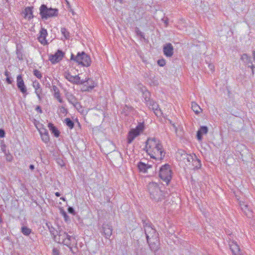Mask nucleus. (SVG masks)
<instances>
[{
    "label": "nucleus",
    "mask_w": 255,
    "mask_h": 255,
    "mask_svg": "<svg viewBox=\"0 0 255 255\" xmlns=\"http://www.w3.org/2000/svg\"><path fill=\"white\" fill-rule=\"evenodd\" d=\"M168 122H169V124H170L171 125H172V124H174V123L172 122V121L171 120H168Z\"/></svg>",
    "instance_id": "nucleus-57"
},
{
    "label": "nucleus",
    "mask_w": 255,
    "mask_h": 255,
    "mask_svg": "<svg viewBox=\"0 0 255 255\" xmlns=\"http://www.w3.org/2000/svg\"><path fill=\"white\" fill-rule=\"evenodd\" d=\"M36 111L39 112L40 113H42V111L39 106H37L35 108Z\"/></svg>",
    "instance_id": "nucleus-48"
},
{
    "label": "nucleus",
    "mask_w": 255,
    "mask_h": 255,
    "mask_svg": "<svg viewBox=\"0 0 255 255\" xmlns=\"http://www.w3.org/2000/svg\"><path fill=\"white\" fill-rule=\"evenodd\" d=\"M138 167L140 171L145 172L147 169V165L145 163L140 162L138 164Z\"/></svg>",
    "instance_id": "nucleus-34"
},
{
    "label": "nucleus",
    "mask_w": 255,
    "mask_h": 255,
    "mask_svg": "<svg viewBox=\"0 0 255 255\" xmlns=\"http://www.w3.org/2000/svg\"><path fill=\"white\" fill-rule=\"evenodd\" d=\"M146 105L148 106L149 108L150 109H152L155 115L157 117H160L162 115V112L161 110L159 108V106L158 104L154 102L153 101L151 100L150 101H149Z\"/></svg>",
    "instance_id": "nucleus-11"
},
{
    "label": "nucleus",
    "mask_w": 255,
    "mask_h": 255,
    "mask_svg": "<svg viewBox=\"0 0 255 255\" xmlns=\"http://www.w3.org/2000/svg\"><path fill=\"white\" fill-rule=\"evenodd\" d=\"M241 60L252 69L253 74L254 73L255 65L253 64L251 57L247 54H243L241 57Z\"/></svg>",
    "instance_id": "nucleus-13"
},
{
    "label": "nucleus",
    "mask_w": 255,
    "mask_h": 255,
    "mask_svg": "<svg viewBox=\"0 0 255 255\" xmlns=\"http://www.w3.org/2000/svg\"><path fill=\"white\" fill-rule=\"evenodd\" d=\"M64 77L70 82L71 79H72V75H71L69 72H65L64 74Z\"/></svg>",
    "instance_id": "nucleus-40"
},
{
    "label": "nucleus",
    "mask_w": 255,
    "mask_h": 255,
    "mask_svg": "<svg viewBox=\"0 0 255 255\" xmlns=\"http://www.w3.org/2000/svg\"><path fill=\"white\" fill-rule=\"evenodd\" d=\"M21 231L25 236H28L31 233V230L25 226L21 227Z\"/></svg>",
    "instance_id": "nucleus-31"
},
{
    "label": "nucleus",
    "mask_w": 255,
    "mask_h": 255,
    "mask_svg": "<svg viewBox=\"0 0 255 255\" xmlns=\"http://www.w3.org/2000/svg\"><path fill=\"white\" fill-rule=\"evenodd\" d=\"M144 129V126L142 124H138L135 128L131 129L128 133V143H131L134 138L142 132Z\"/></svg>",
    "instance_id": "nucleus-7"
},
{
    "label": "nucleus",
    "mask_w": 255,
    "mask_h": 255,
    "mask_svg": "<svg viewBox=\"0 0 255 255\" xmlns=\"http://www.w3.org/2000/svg\"><path fill=\"white\" fill-rule=\"evenodd\" d=\"M144 232L146 235L147 242L149 240H154L157 238L156 230L151 227L150 224H145L144 225Z\"/></svg>",
    "instance_id": "nucleus-8"
},
{
    "label": "nucleus",
    "mask_w": 255,
    "mask_h": 255,
    "mask_svg": "<svg viewBox=\"0 0 255 255\" xmlns=\"http://www.w3.org/2000/svg\"><path fill=\"white\" fill-rule=\"evenodd\" d=\"M65 1L66 2V3H67V5L68 6H70V3H69V1L67 0H65Z\"/></svg>",
    "instance_id": "nucleus-58"
},
{
    "label": "nucleus",
    "mask_w": 255,
    "mask_h": 255,
    "mask_svg": "<svg viewBox=\"0 0 255 255\" xmlns=\"http://www.w3.org/2000/svg\"><path fill=\"white\" fill-rule=\"evenodd\" d=\"M62 214H63V216L64 217L65 220H66V218L68 217V216H67L66 213L65 212H63Z\"/></svg>",
    "instance_id": "nucleus-53"
},
{
    "label": "nucleus",
    "mask_w": 255,
    "mask_h": 255,
    "mask_svg": "<svg viewBox=\"0 0 255 255\" xmlns=\"http://www.w3.org/2000/svg\"><path fill=\"white\" fill-rule=\"evenodd\" d=\"M88 80V82H86L87 84V91L92 90L95 87V85L93 80L86 78Z\"/></svg>",
    "instance_id": "nucleus-30"
},
{
    "label": "nucleus",
    "mask_w": 255,
    "mask_h": 255,
    "mask_svg": "<svg viewBox=\"0 0 255 255\" xmlns=\"http://www.w3.org/2000/svg\"><path fill=\"white\" fill-rule=\"evenodd\" d=\"M6 81L7 82V83H8V84H11L12 82V80L9 77H6Z\"/></svg>",
    "instance_id": "nucleus-49"
},
{
    "label": "nucleus",
    "mask_w": 255,
    "mask_h": 255,
    "mask_svg": "<svg viewBox=\"0 0 255 255\" xmlns=\"http://www.w3.org/2000/svg\"><path fill=\"white\" fill-rule=\"evenodd\" d=\"M5 135V132L3 129H0V137H3Z\"/></svg>",
    "instance_id": "nucleus-47"
},
{
    "label": "nucleus",
    "mask_w": 255,
    "mask_h": 255,
    "mask_svg": "<svg viewBox=\"0 0 255 255\" xmlns=\"http://www.w3.org/2000/svg\"><path fill=\"white\" fill-rule=\"evenodd\" d=\"M68 212L69 213H71V214H72L73 215H75V212L74 209H73V208H72L71 207H68Z\"/></svg>",
    "instance_id": "nucleus-45"
},
{
    "label": "nucleus",
    "mask_w": 255,
    "mask_h": 255,
    "mask_svg": "<svg viewBox=\"0 0 255 255\" xmlns=\"http://www.w3.org/2000/svg\"><path fill=\"white\" fill-rule=\"evenodd\" d=\"M53 96H54V97L55 99H56L59 103H63V101L60 96V92L56 93H53Z\"/></svg>",
    "instance_id": "nucleus-36"
},
{
    "label": "nucleus",
    "mask_w": 255,
    "mask_h": 255,
    "mask_svg": "<svg viewBox=\"0 0 255 255\" xmlns=\"http://www.w3.org/2000/svg\"><path fill=\"white\" fill-rule=\"evenodd\" d=\"M4 75L5 76H6V77H9V72L7 70H6L4 72Z\"/></svg>",
    "instance_id": "nucleus-52"
},
{
    "label": "nucleus",
    "mask_w": 255,
    "mask_h": 255,
    "mask_svg": "<svg viewBox=\"0 0 255 255\" xmlns=\"http://www.w3.org/2000/svg\"><path fill=\"white\" fill-rule=\"evenodd\" d=\"M135 31L137 35L141 36H143L142 32L138 28H136Z\"/></svg>",
    "instance_id": "nucleus-46"
},
{
    "label": "nucleus",
    "mask_w": 255,
    "mask_h": 255,
    "mask_svg": "<svg viewBox=\"0 0 255 255\" xmlns=\"http://www.w3.org/2000/svg\"><path fill=\"white\" fill-rule=\"evenodd\" d=\"M172 127H173L176 133H177L178 128H177V127H176V126L175 125V124H172Z\"/></svg>",
    "instance_id": "nucleus-50"
},
{
    "label": "nucleus",
    "mask_w": 255,
    "mask_h": 255,
    "mask_svg": "<svg viewBox=\"0 0 255 255\" xmlns=\"http://www.w3.org/2000/svg\"><path fill=\"white\" fill-rule=\"evenodd\" d=\"M32 87L35 90V93L38 97L39 101H41L42 97V89L40 83L37 80L33 82Z\"/></svg>",
    "instance_id": "nucleus-12"
},
{
    "label": "nucleus",
    "mask_w": 255,
    "mask_h": 255,
    "mask_svg": "<svg viewBox=\"0 0 255 255\" xmlns=\"http://www.w3.org/2000/svg\"><path fill=\"white\" fill-rule=\"evenodd\" d=\"M60 199L65 201V198L64 197L60 198Z\"/></svg>",
    "instance_id": "nucleus-60"
},
{
    "label": "nucleus",
    "mask_w": 255,
    "mask_h": 255,
    "mask_svg": "<svg viewBox=\"0 0 255 255\" xmlns=\"http://www.w3.org/2000/svg\"><path fill=\"white\" fill-rule=\"evenodd\" d=\"M74 107H75L77 110H78L80 108H81V106L80 104L79 103V105H77V107L74 106Z\"/></svg>",
    "instance_id": "nucleus-55"
},
{
    "label": "nucleus",
    "mask_w": 255,
    "mask_h": 255,
    "mask_svg": "<svg viewBox=\"0 0 255 255\" xmlns=\"http://www.w3.org/2000/svg\"><path fill=\"white\" fill-rule=\"evenodd\" d=\"M86 82H88V80L86 78L81 80L79 75H76L72 76L70 82L76 85H83Z\"/></svg>",
    "instance_id": "nucleus-22"
},
{
    "label": "nucleus",
    "mask_w": 255,
    "mask_h": 255,
    "mask_svg": "<svg viewBox=\"0 0 255 255\" xmlns=\"http://www.w3.org/2000/svg\"><path fill=\"white\" fill-rule=\"evenodd\" d=\"M3 151L4 152V153H5V155L6 156V160L7 161H11L12 159H13V157L11 155V154H10L9 152L7 153L5 150H3Z\"/></svg>",
    "instance_id": "nucleus-37"
},
{
    "label": "nucleus",
    "mask_w": 255,
    "mask_h": 255,
    "mask_svg": "<svg viewBox=\"0 0 255 255\" xmlns=\"http://www.w3.org/2000/svg\"><path fill=\"white\" fill-rule=\"evenodd\" d=\"M24 18L31 19L33 17L32 7H26L24 11Z\"/></svg>",
    "instance_id": "nucleus-25"
},
{
    "label": "nucleus",
    "mask_w": 255,
    "mask_h": 255,
    "mask_svg": "<svg viewBox=\"0 0 255 255\" xmlns=\"http://www.w3.org/2000/svg\"><path fill=\"white\" fill-rule=\"evenodd\" d=\"M164 22H165V23L166 24V26H167V24H168V22H167V20H165Z\"/></svg>",
    "instance_id": "nucleus-59"
},
{
    "label": "nucleus",
    "mask_w": 255,
    "mask_h": 255,
    "mask_svg": "<svg viewBox=\"0 0 255 255\" xmlns=\"http://www.w3.org/2000/svg\"><path fill=\"white\" fill-rule=\"evenodd\" d=\"M173 47L170 43L165 44L163 48L164 54L168 57H171L173 54Z\"/></svg>",
    "instance_id": "nucleus-16"
},
{
    "label": "nucleus",
    "mask_w": 255,
    "mask_h": 255,
    "mask_svg": "<svg viewBox=\"0 0 255 255\" xmlns=\"http://www.w3.org/2000/svg\"><path fill=\"white\" fill-rule=\"evenodd\" d=\"M51 91L53 92V93H56L60 92L58 88L55 85L52 86Z\"/></svg>",
    "instance_id": "nucleus-42"
},
{
    "label": "nucleus",
    "mask_w": 255,
    "mask_h": 255,
    "mask_svg": "<svg viewBox=\"0 0 255 255\" xmlns=\"http://www.w3.org/2000/svg\"><path fill=\"white\" fill-rule=\"evenodd\" d=\"M16 82L18 89L24 95H26L27 94V88L24 84L23 80L21 75H19L17 76Z\"/></svg>",
    "instance_id": "nucleus-10"
},
{
    "label": "nucleus",
    "mask_w": 255,
    "mask_h": 255,
    "mask_svg": "<svg viewBox=\"0 0 255 255\" xmlns=\"http://www.w3.org/2000/svg\"><path fill=\"white\" fill-rule=\"evenodd\" d=\"M208 131V128L206 126H202L197 132V138L198 140L201 141L202 139V135L206 134Z\"/></svg>",
    "instance_id": "nucleus-23"
},
{
    "label": "nucleus",
    "mask_w": 255,
    "mask_h": 255,
    "mask_svg": "<svg viewBox=\"0 0 255 255\" xmlns=\"http://www.w3.org/2000/svg\"><path fill=\"white\" fill-rule=\"evenodd\" d=\"M61 31L66 39H68L69 37V32L65 28H62Z\"/></svg>",
    "instance_id": "nucleus-35"
},
{
    "label": "nucleus",
    "mask_w": 255,
    "mask_h": 255,
    "mask_svg": "<svg viewBox=\"0 0 255 255\" xmlns=\"http://www.w3.org/2000/svg\"><path fill=\"white\" fill-rule=\"evenodd\" d=\"M71 239L72 237L71 236L61 230L58 231L57 235H54V240L56 242L67 246L71 251H72V247H71Z\"/></svg>",
    "instance_id": "nucleus-4"
},
{
    "label": "nucleus",
    "mask_w": 255,
    "mask_h": 255,
    "mask_svg": "<svg viewBox=\"0 0 255 255\" xmlns=\"http://www.w3.org/2000/svg\"><path fill=\"white\" fill-rule=\"evenodd\" d=\"M29 168L31 169V170H33L34 169V166L32 164H31L29 166Z\"/></svg>",
    "instance_id": "nucleus-54"
},
{
    "label": "nucleus",
    "mask_w": 255,
    "mask_h": 255,
    "mask_svg": "<svg viewBox=\"0 0 255 255\" xmlns=\"http://www.w3.org/2000/svg\"><path fill=\"white\" fill-rule=\"evenodd\" d=\"M39 132L42 140L45 143H48L49 141V136L47 130L45 128H42L39 129Z\"/></svg>",
    "instance_id": "nucleus-20"
},
{
    "label": "nucleus",
    "mask_w": 255,
    "mask_h": 255,
    "mask_svg": "<svg viewBox=\"0 0 255 255\" xmlns=\"http://www.w3.org/2000/svg\"><path fill=\"white\" fill-rule=\"evenodd\" d=\"M16 53L17 58L19 60H22L23 59L22 54L19 50L17 49Z\"/></svg>",
    "instance_id": "nucleus-41"
},
{
    "label": "nucleus",
    "mask_w": 255,
    "mask_h": 255,
    "mask_svg": "<svg viewBox=\"0 0 255 255\" xmlns=\"http://www.w3.org/2000/svg\"><path fill=\"white\" fill-rule=\"evenodd\" d=\"M159 175L160 178L168 184L172 178V171L170 165L165 164L162 166L160 168Z\"/></svg>",
    "instance_id": "nucleus-5"
},
{
    "label": "nucleus",
    "mask_w": 255,
    "mask_h": 255,
    "mask_svg": "<svg viewBox=\"0 0 255 255\" xmlns=\"http://www.w3.org/2000/svg\"><path fill=\"white\" fill-rule=\"evenodd\" d=\"M147 243L151 251L155 253L158 250L159 244L157 238L154 240H149Z\"/></svg>",
    "instance_id": "nucleus-19"
},
{
    "label": "nucleus",
    "mask_w": 255,
    "mask_h": 255,
    "mask_svg": "<svg viewBox=\"0 0 255 255\" xmlns=\"http://www.w3.org/2000/svg\"><path fill=\"white\" fill-rule=\"evenodd\" d=\"M64 53L60 50H58L54 54H51L49 57V60L52 63L55 64L61 61L64 57Z\"/></svg>",
    "instance_id": "nucleus-9"
},
{
    "label": "nucleus",
    "mask_w": 255,
    "mask_h": 255,
    "mask_svg": "<svg viewBox=\"0 0 255 255\" xmlns=\"http://www.w3.org/2000/svg\"><path fill=\"white\" fill-rule=\"evenodd\" d=\"M2 222V219L1 217L0 216V223Z\"/></svg>",
    "instance_id": "nucleus-61"
},
{
    "label": "nucleus",
    "mask_w": 255,
    "mask_h": 255,
    "mask_svg": "<svg viewBox=\"0 0 255 255\" xmlns=\"http://www.w3.org/2000/svg\"><path fill=\"white\" fill-rule=\"evenodd\" d=\"M64 77L70 82L71 79H72V75H71L69 72H65L64 74Z\"/></svg>",
    "instance_id": "nucleus-39"
},
{
    "label": "nucleus",
    "mask_w": 255,
    "mask_h": 255,
    "mask_svg": "<svg viewBox=\"0 0 255 255\" xmlns=\"http://www.w3.org/2000/svg\"><path fill=\"white\" fill-rule=\"evenodd\" d=\"M65 123L66 125L70 128L72 129L74 128V122L69 118H66L65 119Z\"/></svg>",
    "instance_id": "nucleus-33"
},
{
    "label": "nucleus",
    "mask_w": 255,
    "mask_h": 255,
    "mask_svg": "<svg viewBox=\"0 0 255 255\" xmlns=\"http://www.w3.org/2000/svg\"><path fill=\"white\" fill-rule=\"evenodd\" d=\"M148 190L150 198L155 201H159L163 198V193L157 183L150 182L148 185Z\"/></svg>",
    "instance_id": "nucleus-3"
},
{
    "label": "nucleus",
    "mask_w": 255,
    "mask_h": 255,
    "mask_svg": "<svg viewBox=\"0 0 255 255\" xmlns=\"http://www.w3.org/2000/svg\"><path fill=\"white\" fill-rule=\"evenodd\" d=\"M65 96L68 101L74 106L77 107V105H79L77 99L72 93L67 92L65 94Z\"/></svg>",
    "instance_id": "nucleus-18"
},
{
    "label": "nucleus",
    "mask_w": 255,
    "mask_h": 255,
    "mask_svg": "<svg viewBox=\"0 0 255 255\" xmlns=\"http://www.w3.org/2000/svg\"><path fill=\"white\" fill-rule=\"evenodd\" d=\"M52 255H59V251L57 248L53 249Z\"/></svg>",
    "instance_id": "nucleus-44"
},
{
    "label": "nucleus",
    "mask_w": 255,
    "mask_h": 255,
    "mask_svg": "<svg viewBox=\"0 0 255 255\" xmlns=\"http://www.w3.org/2000/svg\"><path fill=\"white\" fill-rule=\"evenodd\" d=\"M47 35V30L44 28H41L39 35L37 37L38 41L42 44L45 45L47 44V42L46 40V37Z\"/></svg>",
    "instance_id": "nucleus-14"
},
{
    "label": "nucleus",
    "mask_w": 255,
    "mask_h": 255,
    "mask_svg": "<svg viewBox=\"0 0 255 255\" xmlns=\"http://www.w3.org/2000/svg\"><path fill=\"white\" fill-rule=\"evenodd\" d=\"M150 94L148 91L145 90V91L143 92V97L144 98L145 102L146 103V104H147L149 101H151L150 100Z\"/></svg>",
    "instance_id": "nucleus-32"
},
{
    "label": "nucleus",
    "mask_w": 255,
    "mask_h": 255,
    "mask_svg": "<svg viewBox=\"0 0 255 255\" xmlns=\"http://www.w3.org/2000/svg\"><path fill=\"white\" fill-rule=\"evenodd\" d=\"M55 196H57V197H59V196H60V193H59V192H56V193H55Z\"/></svg>",
    "instance_id": "nucleus-56"
},
{
    "label": "nucleus",
    "mask_w": 255,
    "mask_h": 255,
    "mask_svg": "<svg viewBox=\"0 0 255 255\" xmlns=\"http://www.w3.org/2000/svg\"><path fill=\"white\" fill-rule=\"evenodd\" d=\"M145 149L146 152L150 157L161 160L165 156L162 145L160 141L155 138H149L146 142Z\"/></svg>",
    "instance_id": "nucleus-1"
},
{
    "label": "nucleus",
    "mask_w": 255,
    "mask_h": 255,
    "mask_svg": "<svg viewBox=\"0 0 255 255\" xmlns=\"http://www.w3.org/2000/svg\"><path fill=\"white\" fill-rule=\"evenodd\" d=\"M70 60L76 62L78 65L87 67H89L92 62L90 56L84 51L78 52L76 56L72 53Z\"/></svg>",
    "instance_id": "nucleus-2"
},
{
    "label": "nucleus",
    "mask_w": 255,
    "mask_h": 255,
    "mask_svg": "<svg viewBox=\"0 0 255 255\" xmlns=\"http://www.w3.org/2000/svg\"><path fill=\"white\" fill-rule=\"evenodd\" d=\"M208 67L209 68L212 70V71H214V66L213 65L211 64H209L208 65Z\"/></svg>",
    "instance_id": "nucleus-51"
},
{
    "label": "nucleus",
    "mask_w": 255,
    "mask_h": 255,
    "mask_svg": "<svg viewBox=\"0 0 255 255\" xmlns=\"http://www.w3.org/2000/svg\"><path fill=\"white\" fill-rule=\"evenodd\" d=\"M182 152H183V153H181V154L182 156H183V159H186L187 160V161L188 162H192V161L194 160V158L193 157V156H192L190 154H188L186 153L183 151Z\"/></svg>",
    "instance_id": "nucleus-27"
},
{
    "label": "nucleus",
    "mask_w": 255,
    "mask_h": 255,
    "mask_svg": "<svg viewBox=\"0 0 255 255\" xmlns=\"http://www.w3.org/2000/svg\"><path fill=\"white\" fill-rule=\"evenodd\" d=\"M191 108L196 114H199L202 111L200 106L195 102H192Z\"/></svg>",
    "instance_id": "nucleus-26"
},
{
    "label": "nucleus",
    "mask_w": 255,
    "mask_h": 255,
    "mask_svg": "<svg viewBox=\"0 0 255 255\" xmlns=\"http://www.w3.org/2000/svg\"><path fill=\"white\" fill-rule=\"evenodd\" d=\"M135 255H146V249L138 248L135 250Z\"/></svg>",
    "instance_id": "nucleus-29"
},
{
    "label": "nucleus",
    "mask_w": 255,
    "mask_h": 255,
    "mask_svg": "<svg viewBox=\"0 0 255 255\" xmlns=\"http://www.w3.org/2000/svg\"><path fill=\"white\" fill-rule=\"evenodd\" d=\"M229 245L232 252L233 255H243L241 254L239 246L236 242L231 241L229 242Z\"/></svg>",
    "instance_id": "nucleus-15"
},
{
    "label": "nucleus",
    "mask_w": 255,
    "mask_h": 255,
    "mask_svg": "<svg viewBox=\"0 0 255 255\" xmlns=\"http://www.w3.org/2000/svg\"><path fill=\"white\" fill-rule=\"evenodd\" d=\"M192 162L193 165L195 167V168L199 169L201 167L200 160L198 159L195 155H194V160L192 161Z\"/></svg>",
    "instance_id": "nucleus-28"
},
{
    "label": "nucleus",
    "mask_w": 255,
    "mask_h": 255,
    "mask_svg": "<svg viewBox=\"0 0 255 255\" xmlns=\"http://www.w3.org/2000/svg\"><path fill=\"white\" fill-rule=\"evenodd\" d=\"M112 228L111 226L108 224L103 225V233L105 238L109 239L112 235Z\"/></svg>",
    "instance_id": "nucleus-21"
},
{
    "label": "nucleus",
    "mask_w": 255,
    "mask_h": 255,
    "mask_svg": "<svg viewBox=\"0 0 255 255\" xmlns=\"http://www.w3.org/2000/svg\"><path fill=\"white\" fill-rule=\"evenodd\" d=\"M48 127L55 137H59L60 134L59 131L54 126L53 124L52 123H49L48 125Z\"/></svg>",
    "instance_id": "nucleus-24"
},
{
    "label": "nucleus",
    "mask_w": 255,
    "mask_h": 255,
    "mask_svg": "<svg viewBox=\"0 0 255 255\" xmlns=\"http://www.w3.org/2000/svg\"><path fill=\"white\" fill-rule=\"evenodd\" d=\"M240 206L244 214L249 218L253 217V211L248 205L244 202H240Z\"/></svg>",
    "instance_id": "nucleus-17"
},
{
    "label": "nucleus",
    "mask_w": 255,
    "mask_h": 255,
    "mask_svg": "<svg viewBox=\"0 0 255 255\" xmlns=\"http://www.w3.org/2000/svg\"><path fill=\"white\" fill-rule=\"evenodd\" d=\"M157 63L160 66H164L166 64L165 61L164 59L158 60Z\"/></svg>",
    "instance_id": "nucleus-43"
},
{
    "label": "nucleus",
    "mask_w": 255,
    "mask_h": 255,
    "mask_svg": "<svg viewBox=\"0 0 255 255\" xmlns=\"http://www.w3.org/2000/svg\"><path fill=\"white\" fill-rule=\"evenodd\" d=\"M33 74L39 79H40L42 78V75L41 72L37 69H35L33 71Z\"/></svg>",
    "instance_id": "nucleus-38"
},
{
    "label": "nucleus",
    "mask_w": 255,
    "mask_h": 255,
    "mask_svg": "<svg viewBox=\"0 0 255 255\" xmlns=\"http://www.w3.org/2000/svg\"><path fill=\"white\" fill-rule=\"evenodd\" d=\"M40 14L42 18L47 19L48 17L57 16L58 9L48 8L46 5L42 4L40 7Z\"/></svg>",
    "instance_id": "nucleus-6"
}]
</instances>
